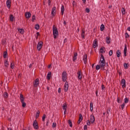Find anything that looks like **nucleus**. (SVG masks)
<instances>
[{
    "mask_svg": "<svg viewBox=\"0 0 130 130\" xmlns=\"http://www.w3.org/2000/svg\"><path fill=\"white\" fill-rule=\"evenodd\" d=\"M77 76H78V78L79 79V80H80V81H81V80H82V72L78 71L77 72Z\"/></svg>",
    "mask_w": 130,
    "mask_h": 130,
    "instance_id": "13",
    "label": "nucleus"
},
{
    "mask_svg": "<svg viewBox=\"0 0 130 130\" xmlns=\"http://www.w3.org/2000/svg\"><path fill=\"white\" fill-rule=\"evenodd\" d=\"M67 41H68V39H65L64 40V43H66V42H67Z\"/></svg>",
    "mask_w": 130,
    "mask_h": 130,
    "instance_id": "61",
    "label": "nucleus"
},
{
    "mask_svg": "<svg viewBox=\"0 0 130 130\" xmlns=\"http://www.w3.org/2000/svg\"><path fill=\"white\" fill-rule=\"evenodd\" d=\"M68 123L70 125V127H73V123H72V120H69Z\"/></svg>",
    "mask_w": 130,
    "mask_h": 130,
    "instance_id": "36",
    "label": "nucleus"
},
{
    "mask_svg": "<svg viewBox=\"0 0 130 130\" xmlns=\"http://www.w3.org/2000/svg\"><path fill=\"white\" fill-rule=\"evenodd\" d=\"M9 66V62L8 61V60L5 59L4 60V66L5 68H8Z\"/></svg>",
    "mask_w": 130,
    "mask_h": 130,
    "instance_id": "19",
    "label": "nucleus"
},
{
    "mask_svg": "<svg viewBox=\"0 0 130 130\" xmlns=\"http://www.w3.org/2000/svg\"><path fill=\"white\" fill-rule=\"evenodd\" d=\"M52 127H53V128H54V127H56V123L53 122L52 123Z\"/></svg>",
    "mask_w": 130,
    "mask_h": 130,
    "instance_id": "45",
    "label": "nucleus"
},
{
    "mask_svg": "<svg viewBox=\"0 0 130 130\" xmlns=\"http://www.w3.org/2000/svg\"><path fill=\"white\" fill-rule=\"evenodd\" d=\"M104 49H105V47H102L100 48V52L101 53H105V51H104Z\"/></svg>",
    "mask_w": 130,
    "mask_h": 130,
    "instance_id": "27",
    "label": "nucleus"
},
{
    "mask_svg": "<svg viewBox=\"0 0 130 130\" xmlns=\"http://www.w3.org/2000/svg\"><path fill=\"white\" fill-rule=\"evenodd\" d=\"M110 113V109L107 110V113L109 115V113Z\"/></svg>",
    "mask_w": 130,
    "mask_h": 130,
    "instance_id": "53",
    "label": "nucleus"
},
{
    "mask_svg": "<svg viewBox=\"0 0 130 130\" xmlns=\"http://www.w3.org/2000/svg\"><path fill=\"white\" fill-rule=\"evenodd\" d=\"M101 68H102V71H105V68L104 67H101Z\"/></svg>",
    "mask_w": 130,
    "mask_h": 130,
    "instance_id": "58",
    "label": "nucleus"
},
{
    "mask_svg": "<svg viewBox=\"0 0 130 130\" xmlns=\"http://www.w3.org/2000/svg\"><path fill=\"white\" fill-rule=\"evenodd\" d=\"M32 64H30V65L29 66V68L30 69H31V68H32Z\"/></svg>",
    "mask_w": 130,
    "mask_h": 130,
    "instance_id": "62",
    "label": "nucleus"
},
{
    "mask_svg": "<svg viewBox=\"0 0 130 130\" xmlns=\"http://www.w3.org/2000/svg\"><path fill=\"white\" fill-rule=\"evenodd\" d=\"M79 120L78 121V124H80V123H81V122L82 121V120H83V115H82V114H79Z\"/></svg>",
    "mask_w": 130,
    "mask_h": 130,
    "instance_id": "14",
    "label": "nucleus"
},
{
    "mask_svg": "<svg viewBox=\"0 0 130 130\" xmlns=\"http://www.w3.org/2000/svg\"><path fill=\"white\" fill-rule=\"evenodd\" d=\"M90 110L92 112L93 111V102L90 103Z\"/></svg>",
    "mask_w": 130,
    "mask_h": 130,
    "instance_id": "29",
    "label": "nucleus"
},
{
    "mask_svg": "<svg viewBox=\"0 0 130 130\" xmlns=\"http://www.w3.org/2000/svg\"><path fill=\"white\" fill-rule=\"evenodd\" d=\"M68 107V106L67 105V104L64 105L62 106V108L64 110H65V111H67V107Z\"/></svg>",
    "mask_w": 130,
    "mask_h": 130,
    "instance_id": "40",
    "label": "nucleus"
},
{
    "mask_svg": "<svg viewBox=\"0 0 130 130\" xmlns=\"http://www.w3.org/2000/svg\"><path fill=\"white\" fill-rule=\"evenodd\" d=\"M75 6H76V1H74L73 2V8H75Z\"/></svg>",
    "mask_w": 130,
    "mask_h": 130,
    "instance_id": "50",
    "label": "nucleus"
},
{
    "mask_svg": "<svg viewBox=\"0 0 130 130\" xmlns=\"http://www.w3.org/2000/svg\"><path fill=\"white\" fill-rule=\"evenodd\" d=\"M40 36V33H39V32H37V36Z\"/></svg>",
    "mask_w": 130,
    "mask_h": 130,
    "instance_id": "59",
    "label": "nucleus"
},
{
    "mask_svg": "<svg viewBox=\"0 0 130 130\" xmlns=\"http://www.w3.org/2000/svg\"><path fill=\"white\" fill-rule=\"evenodd\" d=\"M100 68H101V66H100V64L97 65L95 67V69L96 70V71H98V70H100Z\"/></svg>",
    "mask_w": 130,
    "mask_h": 130,
    "instance_id": "42",
    "label": "nucleus"
},
{
    "mask_svg": "<svg viewBox=\"0 0 130 130\" xmlns=\"http://www.w3.org/2000/svg\"><path fill=\"white\" fill-rule=\"evenodd\" d=\"M49 120H48L47 122H46V125L47 126H48V123H49Z\"/></svg>",
    "mask_w": 130,
    "mask_h": 130,
    "instance_id": "60",
    "label": "nucleus"
},
{
    "mask_svg": "<svg viewBox=\"0 0 130 130\" xmlns=\"http://www.w3.org/2000/svg\"><path fill=\"white\" fill-rule=\"evenodd\" d=\"M63 24L64 25H66L67 24V22L65 20H64L63 21Z\"/></svg>",
    "mask_w": 130,
    "mask_h": 130,
    "instance_id": "63",
    "label": "nucleus"
},
{
    "mask_svg": "<svg viewBox=\"0 0 130 130\" xmlns=\"http://www.w3.org/2000/svg\"><path fill=\"white\" fill-rule=\"evenodd\" d=\"M60 92H61V88H58V93H60Z\"/></svg>",
    "mask_w": 130,
    "mask_h": 130,
    "instance_id": "56",
    "label": "nucleus"
},
{
    "mask_svg": "<svg viewBox=\"0 0 130 130\" xmlns=\"http://www.w3.org/2000/svg\"><path fill=\"white\" fill-rule=\"evenodd\" d=\"M56 10V7H53L52 9L51 15L52 17H54L55 16V11Z\"/></svg>",
    "mask_w": 130,
    "mask_h": 130,
    "instance_id": "11",
    "label": "nucleus"
},
{
    "mask_svg": "<svg viewBox=\"0 0 130 130\" xmlns=\"http://www.w3.org/2000/svg\"><path fill=\"white\" fill-rule=\"evenodd\" d=\"M99 63L100 67H105V66H106L105 58H104V56L102 54H101V58L99 61Z\"/></svg>",
    "mask_w": 130,
    "mask_h": 130,
    "instance_id": "1",
    "label": "nucleus"
},
{
    "mask_svg": "<svg viewBox=\"0 0 130 130\" xmlns=\"http://www.w3.org/2000/svg\"><path fill=\"white\" fill-rule=\"evenodd\" d=\"M31 21L32 22H34V21H35V15H32Z\"/></svg>",
    "mask_w": 130,
    "mask_h": 130,
    "instance_id": "44",
    "label": "nucleus"
},
{
    "mask_svg": "<svg viewBox=\"0 0 130 130\" xmlns=\"http://www.w3.org/2000/svg\"><path fill=\"white\" fill-rule=\"evenodd\" d=\"M129 99L127 98L124 99V103H128Z\"/></svg>",
    "mask_w": 130,
    "mask_h": 130,
    "instance_id": "41",
    "label": "nucleus"
},
{
    "mask_svg": "<svg viewBox=\"0 0 130 130\" xmlns=\"http://www.w3.org/2000/svg\"><path fill=\"white\" fill-rule=\"evenodd\" d=\"M126 51H127V46L126 44H125L124 49V56H126Z\"/></svg>",
    "mask_w": 130,
    "mask_h": 130,
    "instance_id": "16",
    "label": "nucleus"
},
{
    "mask_svg": "<svg viewBox=\"0 0 130 130\" xmlns=\"http://www.w3.org/2000/svg\"><path fill=\"white\" fill-rule=\"evenodd\" d=\"M77 56H78V53H74L73 58V61H75L77 59Z\"/></svg>",
    "mask_w": 130,
    "mask_h": 130,
    "instance_id": "22",
    "label": "nucleus"
},
{
    "mask_svg": "<svg viewBox=\"0 0 130 130\" xmlns=\"http://www.w3.org/2000/svg\"><path fill=\"white\" fill-rule=\"evenodd\" d=\"M53 35L54 39H56L58 36V30L55 25L53 26Z\"/></svg>",
    "mask_w": 130,
    "mask_h": 130,
    "instance_id": "2",
    "label": "nucleus"
},
{
    "mask_svg": "<svg viewBox=\"0 0 130 130\" xmlns=\"http://www.w3.org/2000/svg\"><path fill=\"white\" fill-rule=\"evenodd\" d=\"M124 103H123L122 105H121V109L122 110H123V109L124 108Z\"/></svg>",
    "mask_w": 130,
    "mask_h": 130,
    "instance_id": "49",
    "label": "nucleus"
},
{
    "mask_svg": "<svg viewBox=\"0 0 130 130\" xmlns=\"http://www.w3.org/2000/svg\"><path fill=\"white\" fill-rule=\"evenodd\" d=\"M83 60L84 61V63L86 64V63H87V54H84Z\"/></svg>",
    "mask_w": 130,
    "mask_h": 130,
    "instance_id": "18",
    "label": "nucleus"
},
{
    "mask_svg": "<svg viewBox=\"0 0 130 130\" xmlns=\"http://www.w3.org/2000/svg\"><path fill=\"white\" fill-rule=\"evenodd\" d=\"M88 128V126H87V125H85L84 126V130H87Z\"/></svg>",
    "mask_w": 130,
    "mask_h": 130,
    "instance_id": "52",
    "label": "nucleus"
},
{
    "mask_svg": "<svg viewBox=\"0 0 130 130\" xmlns=\"http://www.w3.org/2000/svg\"><path fill=\"white\" fill-rule=\"evenodd\" d=\"M10 68L12 69V70H13V69L15 68V64L13 63V62H12L10 64Z\"/></svg>",
    "mask_w": 130,
    "mask_h": 130,
    "instance_id": "37",
    "label": "nucleus"
},
{
    "mask_svg": "<svg viewBox=\"0 0 130 130\" xmlns=\"http://www.w3.org/2000/svg\"><path fill=\"white\" fill-rule=\"evenodd\" d=\"M6 5H7V8H8V9H10L11 8V0H7Z\"/></svg>",
    "mask_w": 130,
    "mask_h": 130,
    "instance_id": "15",
    "label": "nucleus"
},
{
    "mask_svg": "<svg viewBox=\"0 0 130 130\" xmlns=\"http://www.w3.org/2000/svg\"><path fill=\"white\" fill-rule=\"evenodd\" d=\"M20 100L22 104V107L23 108H24V107H26L27 104H26V103H25V97H24V95H23V94L22 93H20Z\"/></svg>",
    "mask_w": 130,
    "mask_h": 130,
    "instance_id": "3",
    "label": "nucleus"
},
{
    "mask_svg": "<svg viewBox=\"0 0 130 130\" xmlns=\"http://www.w3.org/2000/svg\"><path fill=\"white\" fill-rule=\"evenodd\" d=\"M117 101L118 103H120V99H119V98H117Z\"/></svg>",
    "mask_w": 130,
    "mask_h": 130,
    "instance_id": "55",
    "label": "nucleus"
},
{
    "mask_svg": "<svg viewBox=\"0 0 130 130\" xmlns=\"http://www.w3.org/2000/svg\"><path fill=\"white\" fill-rule=\"evenodd\" d=\"M25 16L26 17V19H27V20H29V18L31 17V13H30V12H26L25 13Z\"/></svg>",
    "mask_w": 130,
    "mask_h": 130,
    "instance_id": "12",
    "label": "nucleus"
},
{
    "mask_svg": "<svg viewBox=\"0 0 130 130\" xmlns=\"http://www.w3.org/2000/svg\"><path fill=\"white\" fill-rule=\"evenodd\" d=\"M95 94H96V96H97V97H98V88H97L96 89V90H95Z\"/></svg>",
    "mask_w": 130,
    "mask_h": 130,
    "instance_id": "51",
    "label": "nucleus"
},
{
    "mask_svg": "<svg viewBox=\"0 0 130 130\" xmlns=\"http://www.w3.org/2000/svg\"><path fill=\"white\" fill-rule=\"evenodd\" d=\"M64 13V6L62 5L61 7V14L62 16H63V14Z\"/></svg>",
    "mask_w": 130,
    "mask_h": 130,
    "instance_id": "20",
    "label": "nucleus"
},
{
    "mask_svg": "<svg viewBox=\"0 0 130 130\" xmlns=\"http://www.w3.org/2000/svg\"><path fill=\"white\" fill-rule=\"evenodd\" d=\"M69 90V82L66 81L64 85V92H68Z\"/></svg>",
    "mask_w": 130,
    "mask_h": 130,
    "instance_id": "7",
    "label": "nucleus"
},
{
    "mask_svg": "<svg viewBox=\"0 0 130 130\" xmlns=\"http://www.w3.org/2000/svg\"><path fill=\"white\" fill-rule=\"evenodd\" d=\"M51 4V1H50V0H48V5L50 6Z\"/></svg>",
    "mask_w": 130,
    "mask_h": 130,
    "instance_id": "57",
    "label": "nucleus"
},
{
    "mask_svg": "<svg viewBox=\"0 0 130 130\" xmlns=\"http://www.w3.org/2000/svg\"><path fill=\"white\" fill-rule=\"evenodd\" d=\"M121 12L122 15H125V9L124 8H122Z\"/></svg>",
    "mask_w": 130,
    "mask_h": 130,
    "instance_id": "38",
    "label": "nucleus"
},
{
    "mask_svg": "<svg viewBox=\"0 0 130 130\" xmlns=\"http://www.w3.org/2000/svg\"><path fill=\"white\" fill-rule=\"evenodd\" d=\"M3 57L7 58L8 57V51H6L4 52Z\"/></svg>",
    "mask_w": 130,
    "mask_h": 130,
    "instance_id": "26",
    "label": "nucleus"
},
{
    "mask_svg": "<svg viewBox=\"0 0 130 130\" xmlns=\"http://www.w3.org/2000/svg\"><path fill=\"white\" fill-rule=\"evenodd\" d=\"M34 86V87H38L39 86V79L37 78L35 80Z\"/></svg>",
    "mask_w": 130,
    "mask_h": 130,
    "instance_id": "8",
    "label": "nucleus"
},
{
    "mask_svg": "<svg viewBox=\"0 0 130 130\" xmlns=\"http://www.w3.org/2000/svg\"><path fill=\"white\" fill-rule=\"evenodd\" d=\"M40 28V26L39 25V24H36L35 26V29H36V30H39Z\"/></svg>",
    "mask_w": 130,
    "mask_h": 130,
    "instance_id": "32",
    "label": "nucleus"
},
{
    "mask_svg": "<svg viewBox=\"0 0 130 130\" xmlns=\"http://www.w3.org/2000/svg\"><path fill=\"white\" fill-rule=\"evenodd\" d=\"M14 19H15V18L14 17V15H13V14H11L10 17V20L11 22H14Z\"/></svg>",
    "mask_w": 130,
    "mask_h": 130,
    "instance_id": "33",
    "label": "nucleus"
},
{
    "mask_svg": "<svg viewBox=\"0 0 130 130\" xmlns=\"http://www.w3.org/2000/svg\"><path fill=\"white\" fill-rule=\"evenodd\" d=\"M105 89V86H104V84L102 85V90H104Z\"/></svg>",
    "mask_w": 130,
    "mask_h": 130,
    "instance_id": "54",
    "label": "nucleus"
},
{
    "mask_svg": "<svg viewBox=\"0 0 130 130\" xmlns=\"http://www.w3.org/2000/svg\"><path fill=\"white\" fill-rule=\"evenodd\" d=\"M18 31L20 33V34H24V29L23 28H18Z\"/></svg>",
    "mask_w": 130,
    "mask_h": 130,
    "instance_id": "28",
    "label": "nucleus"
},
{
    "mask_svg": "<svg viewBox=\"0 0 130 130\" xmlns=\"http://www.w3.org/2000/svg\"><path fill=\"white\" fill-rule=\"evenodd\" d=\"M104 29H105V26H104V24H102L100 27L101 31H104Z\"/></svg>",
    "mask_w": 130,
    "mask_h": 130,
    "instance_id": "34",
    "label": "nucleus"
},
{
    "mask_svg": "<svg viewBox=\"0 0 130 130\" xmlns=\"http://www.w3.org/2000/svg\"><path fill=\"white\" fill-rule=\"evenodd\" d=\"M120 54H121V52H120V50H117L116 52L117 57H120Z\"/></svg>",
    "mask_w": 130,
    "mask_h": 130,
    "instance_id": "23",
    "label": "nucleus"
},
{
    "mask_svg": "<svg viewBox=\"0 0 130 130\" xmlns=\"http://www.w3.org/2000/svg\"><path fill=\"white\" fill-rule=\"evenodd\" d=\"M8 130H12V128H8Z\"/></svg>",
    "mask_w": 130,
    "mask_h": 130,
    "instance_id": "64",
    "label": "nucleus"
},
{
    "mask_svg": "<svg viewBox=\"0 0 130 130\" xmlns=\"http://www.w3.org/2000/svg\"><path fill=\"white\" fill-rule=\"evenodd\" d=\"M125 38H128V37H129V35H128V34L127 32H126L125 34Z\"/></svg>",
    "mask_w": 130,
    "mask_h": 130,
    "instance_id": "47",
    "label": "nucleus"
},
{
    "mask_svg": "<svg viewBox=\"0 0 130 130\" xmlns=\"http://www.w3.org/2000/svg\"><path fill=\"white\" fill-rule=\"evenodd\" d=\"M90 120H87L86 124H87V125H91V122H90Z\"/></svg>",
    "mask_w": 130,
    "mask_h": 130,
    "instance_id": "46",
    "label": "nucleus"
},
{
    "mask_svg": "<svg viewBox=\"0 0 130 130\" xmlns=\"http://www.w3.org/2000/svg\"><path fill=\"white\" fill-rule=\"evenodd\" d=\"M8 97H9V93H8V92H5L4 93V98H5V99H7Z\"/></svg>",
    "mask_w": 130,
    "mask_h": 130,
    "instance_id": "25",
    "label": "nucleus"
},
{
    "mask_svg": "<svg viewBox=\"0 0 130 130\" xmlns=\"http://www.w3.org/2000/svg\"><path fill=\"white\" fill-rule=\"evenodd\" d=\"M91 123H94L95 122V117L94 115L92 114L90 115V121Z\"/></svg>",
    "mask_w": 130,
    "mask_h": 130,
    "instance_id": "10",
    "label": "nucleus"
},
{
    "mask_svg": "<svg viewBox=\"0 0 130 130\" xmlns=\"http://www.w3.org/2000/svg\"><path fill=\"white\" fill-rule=\"evenodd\" d=\"M84 34H85V29H82V34H81V37L83 39H85V35Z\"/></svg>",
    "mask_w": 130,
    "mask_h": 130,
    "instance_id": "24",
    "label": "nucleus"
},
{
    "mask_svg": "<svg viewBox=\"0 0 130 130\" xmlns=\"http://www.w3.org/2000/svg\"><path fill=\"white\" fill-rule=\"evenodd\" d=\"M51 77V72H49L47 75V78L48 80H50V78Z\"/></svg>",
    "mask_w": 130,
    "mask_h": 130,
    "instance_id": "31",
    "label": "nucleus"
},
{
    "mask_svg": "<svg viewBox=\"0 0 130 130\" xmlns=\"http://www.w3.org/2000/svg\"><path fill=\"white\" fill-rule=\"evenodd\" d=\"M121 84L122 85V87L123 88H125L126 87V85L125 84V79H122L121 80Z\"/></svg>",
    "mask_w": 130,
    "mask_h": 130,
    "instance_id": "9",
    "label": "nucleus"
},
{
    "mask_svg": "<svg viewBox=\"0 0 130 130\" xmlns=\"http://www.w3.org/2000/svg\"><path fill=\"white\" fill-rule=\"evenodd\" d=\"M39 114H40V111H39V110H38L36 113V119H37V118H38V117H39Z\"/></svg>",
    "mask_w": 130,
    "mask_h": 130,
    "instance_id": "35",
    "label": "nucleus"
},
{
    "mask_svg": "<svg viewBox=\"0 0 130 130\" xmlns=\"http://www.w3.org/2000/svg\"><path fill=\"white\" fill-rule=\"evenodd\" d=\"M109 56H111L112 54H113V51L112 50H111L109 53Z\"/></svg>",
    "mask_w": 130,
    "mask_h": 130,
    "instance_id": "43",
    "label": "nucleus"
},
{
    "mask_svg": "<svg viewBox=\"0 0 130 130\" xmlns=\"http://www.w3.org/2000/svg\"><path fill=\"white\" fill-rule=\"evenodd\" d=\"M67 72L63 71L62 73V82H66L67 81Z\"/></svg>",
    "mask_w": 130,
    "mask_h": 130,
    "instance_id": "4",
    "label": "nucleus"
},
{
    "mask_svg": "<svg viewBox=\"0 0 130 130\" xmlns=\"http://www.w3.org/2000/svg\"><path fill=\"white\" fill-rule=\"evenodd\" d=\"M123 67L125 70H127L128 69V63H124Z\"/></svg>",
    "mask_w": 130,
    "mask_h": 130,
    "instance_id": "30",
    "label": "nucleus"
},
{
    "mask_svg": "<svg viewBox=\"0 0 130 130\" xmlns=\"http://www.w3.org/2000/svg\"><path fill=\"white\" fill-rule=\"evenodd\" d=\"M93 45V48H96V47H97V46H98V44H97V40L95 39L93 43L92 44Z\"/></svg>",
    "mask_w": 130,
    "mask_h": 130,
    "instance_id": "17",
    "label": "nucleus"
},
{
    "mask_svg": "<svg viewBox=\"0 0 130 130\" xmlns=\"http://www.w3.org/2000/svg\"><path fill=\"white\" fill-rule=\"evenodd\" d=\"M42 46H43V42L42 41L39 42L37 45L38 50H41V48H42Z\"/></svg>",
    "mask_w": 130,
    "mask_h": 130,
    "instance_id": "6",
    "label": "nucleus"
},
{
    "mask_svg": "<svg viewBox=\"0 0 130 130\" xmlns=\"http://www.w3.org/2000/svg\"><path fill=\"white\" fill-rule=\"evenodd\" d=\"M85 11H86V13H90V9L88 8H86Z\"/></svg>",
    "mask_w": 130,
    "mask_h": 130,
    "instance_id": "48",
    "label": "nucleus"
},
{
    "mask_svg": "<svg viewBox=\"0 0 130 130\" xmlns=\"http://www.w3.org/2000/svg\"><path fill=\"white\" fill-rule=\"evenodd\" d=\"M33 126L35 129H39V126H38V122H37V120H35L34 121Z\"/></svg>",
    "mask_w": 130,
    "mask_h": 130,
    "instance_id": "5",
    "label": "nucleus"
},
{
    "mask_svg": "<svg viewBox=\"0 0 130 130\" xmlns=\"http://www.w3.org/2000/svg\"><path fill=\"white\" fill-rule=\"evenodd\" d=\"M111 40V38L110 37H107L106 39V41L108 44H110V41Z\"/></svg>",
    "mask_w": 130,
    "mask_h": 130,
    "instance_id": "21",
    "label": "nucleus"
},
{
    "mask_svg": "<svg viewBox=\"0 0 130 130\" xmlns=\"http://www.w3.org/2000/svg\"><path fill=\"white\" fill-rule=\"evenodd\" d=\"M45 118H46V115L45 114L43 115V116L42 117V121H45Z\"/></svg>",
    "mask_w": 130,
    "mask_h": 130,
    "instance_id": "39",
    "label": "nucleus"
}]
</instances>
